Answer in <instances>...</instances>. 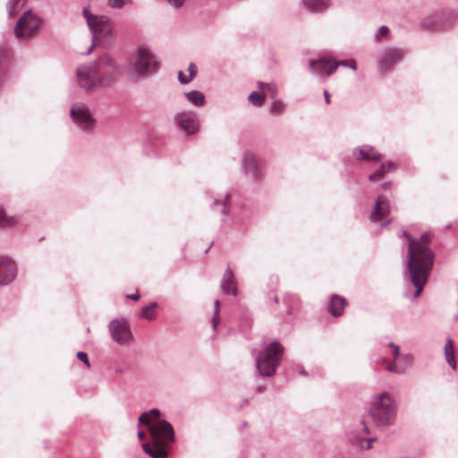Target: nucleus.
Returning a JSON list of instances; mask_svg holds the SVG:
<instances>
[{
    "mask_svg": "<svg viewBox=\"0 0 458 458\" xmlns=\"http://www.w3.org/2000/svg\"><path fill=\"white\" fill-rule=\"evenodd\" d=\"M441 22L444 26L451 27L458 22V13L447 12L443 14Z\"/></svg>",
    "mask_w": 458,
    "mask_h": 458,
    "instance_id": "obj_32",
    "label": "nucleus"
},
{
    "mask_svg": "<svg viewBox=\"0 0 458 458\" xmlns=\"http://www.w3.org/2000/svg\"><path fill=\"white\" fill-rule=\"evenodd\" d=\"M188 72H189V77L191 80L197 73L196 65L192 63L190 64V65L188 67Z\"/></svg>",
    "mask_w": 458,
    "mask_h": 458,
    "instance_id": "obj_48",
    "label": "nucleus"
},
{
    "mask_svg": "<svg viewBox=\"0 0 458 458\" xmlns=\"http://www.w3.org/2000/svg\"><path fill=\"white\" fill-rule=\"evenodd\" d=\"M76 357L81 360L82 361L87 367H89L90 366V363H89V358H88V355L86 352H78L76 353Z\"/></svg>",
    "mask_w": 458,
    "mask_h": 458,
    "instance_id": "obj_42",
    "label": "nucleus"
},
{
    "mask_svg": "<svg viewBox=\"0 0 458 458\" xmlns=\"http://www.w3.org/2000/svg\"><path fill=\"white\" fill-rule=\"evenodd\" d=\"M445 360L446 362L448 363V365L455 369H456V362H455V360H454V355L453 352L451 353H446L445 354Z\"/></svg>",
    "mask_w": 458,
    "mask_h": 458,
    "instance_id": "obj_43",
    "label": "nucleus"
},
{
    "mask_svg": "<svg viewBox=\"0 0 458 458\" xmlns=\"http://www.w3.org/2000/svg\"><path fill=\"white\" fill-rule=\"evenodd\" d=\"M406 55V51L403 48H387L380 55L378 61V69L382 72H386L391 65L400 63Z\"/></svg>",
    "mask_w": 458,
    "mask_h": 458,
    "instance_id": "obj_12",
    "label": "nucleus"
},
{
    "mask_svg": "<svg viewBox=\"0 0 458 458\" xmlns=\"http://www.w3.org/2000/svg\"><path fill=\"white\" fill-rule=\"evenodd\" d=\"M137 435H138L139 439H140V440H143L145 438V434L142 431H139Z\"/></svg>",
    "mask_w": 458,
    "mask_h": 458,
    "instance_id": "obj_55",
    "label": "nucleus"
},
{
    "mask_svg": "<svg viewBox=\"0 0 458 458\" xmlns=\"http://www.w3.org/2000/svg\"><path fill=\"white\" fill-rule=\"evenodd\" d=\"M421 26L425 29H439V26H438V19L436 15H431V16H428V17H425L422 21H421Z\"/></svg>",
    "mask_w": 458,
    "mask_h": 458,
    "instance_id": "obj_34",
    "label": "nucleus"
},
{
    "mask_svg": "<svg viewBox=\"0 0 458 458\" xmlns=\"http://www.w3.org/2000/svg\"><path fill=\"white\" fill-rule=\"evenodd\" d=\"M148 428L154 444L170 448L171 445L175 442L174 428L165 420H156Z\"/></svg>",
    "mask_w": 458,
    "mask_h": 458,
    "instance_id": "obj_9",
    "label": "nucleus"
},
{
    "mask_svg": "<svg viewBox=\"0 0 458 458\" xmlns=\"http://www.w3.org/2000/svg\"><path fill=\"white\" fill-rule=\"evenodd\" d=\"M142 448L146 454H148L151 458H166L168 455L169 448L166 446H163V445H157L152 442V444H143Z\"/></svg>",
    "mask_w": 458,
    "mask_h": 458,
    "instance_id": "obj_22",
    "label": "nucleus"
},
{
    "mask_svg": "<svg viewBox=\"0 0 458 458\" xmlns=\"http://www.w3.org/2000/svg\"><path fill=\"white\" fill-rule=\"evenodd\" d=\"M88 27L92 34V43L85 55H89L97 42L103 41L106 44L113 42L114 22L105 15H94L90 13L89 7L82 10Z\"/></svg>",
    "mask_w": 458,
    "mask_h": 458,
    "instance_id": "obj_4",
    "label": "nucleus"
},
{
    "mask_svg": "<svg viewBox=\"0 0 458 458\" xmlns=\"http://www.w3.org/2000/svg\"><path fill=\"white\" fill-rule=\"evenodd\" d=\"M42 20L31 10L26 11L14 27L15 36L19 39H30L36 36L41 27Z\"/></svg>",
    "mask_w": 458,
    "mask_h": 458,
    "instance_id": "obj_8",
    "label": "nucleus"
},
{
    "mask_svg": "<svg viewBox=\"0 0 458 458\" xmlns=\"http://www.w3.org/2000/svg\"><path fill=\"white\" fill-rule=\"evenodd\" d=\"M248 100L249 102L256 106V107H259L261 106L263 104H264V101H265V94L264 92L260 91V92H258V91H252L249 97H248Z\"/></svg>",
    "mask_w": 458,
    "mask_h": 458,
    "instance_id": "obj_29",
    "label": "nucleus"
},
{
    "mask_svg": "<svg viewBox=\"0 0 458 458\" xmlns=\"http://www.w3.org/2000/svg\"><path fill=\"white\" fill-rule=\"evenodd\" d=\"M283 353V345L277 341L271 342L259 353L256 359V368L259 373L263 377L273 376L281 362Z\"/></svg>",
    "mask_w": 458,
    "mask_h": 458,
    "instance_id": "obj_5",
    "label": "nucleus"
},
{
    "mask_svg": "<svg viewBox=\"0 0 458 458\" xmlns=\"http://www.w3.org/2000/svg\"><path fill=\"white\" fill-rule=\"evenodd\" d=\"M112 338L119 344H128L132 334L125 320L112 319L108 325Z\"/></svg>",
    "mask_w": 458,
    "mask_h": 458,
    "instance_id": "obj_11",
    "label": "nucleus"
},
{
    "mask_svg": "<svg viewBox=\"0 0 458 458\" xmlns=\"http://www.w3.org/2000/svg\"><path fill=\"white\" fill-rule=\"evenodd\" d=\"M387 173L394 171L397 168V165L394 162H388L387 166H386Z\"/></svg>",
    "mask_w": 458,
    "mask_h": 458,
    "instance_id": "obj_50",
    "label": "nucleus"
},
{
    "mask_svg": "<svg viewBox=\"0 0 458 458\" xmlns=\"http://www.w3.org/2000/svg\"><path fill=\"white\" fill-rule=\"evenodd\" d=\"M391 187H392V182H386L381 184V188L383 190H389Z\"/></svg>",
    "mask_w": 458,
    "mask_h": 458,
    "instance_id": "obj_53",
    "label": "nucleus"
},
{
    "mask_svg": "<svg viewBox=\"0 0 458 458\" xmlns=\"http://www.w3.org/2000/svg\"><path fill=\"white\" fill-rule=\"evenodd\" d=\"M169 4H171L172 6L175 7V8H179L181 7L183 3L185 2V0H165Z\"/></svg>",
    "mask_w": 458,
    "mask_h": 458,
    "instance_id": "obj_47",
    "label": "nucleus"
},
{
    "mask_svg": "<svg viewBox=\"0 0 458 458\" xmlns=\"http://www.w3.org/2000/svg\"><path fill=\"white\" fill-rule=\"evenodd\" d=\"M444 351H445V354H446V353H451V352H453V353H454V346H453V341H452V339H447V340H446V343H445V344Z\"/></svg>",
    "mask_w": 458,
    "mask_h": 458,
    "instance_id": "obj_46",
    "label": "nucleus"
},
{
    "mask_svg": "<svg viewBox=\"0 0 458 458\" xmlns=\"http://www.w3.org/2000/svg\"><path fill=\"white\" fill-rule=\"evenodd\" d=\"M403 235L408 240V257H407V268L410 272L411 267H414V257L416 253L419 255L429 254V252L424 249L421 245L415 242V239L411 237L406 231L403 232Z\"/></svg>",
    "mask_w": 458,
    "mask_h": 458,
    "instance_id": "obj_14",
    "label": "nucleus"
},
{
    "mask_svg": "<svg viewBox=\"0 0 458 458\" xmlns=\"http://www.w3.org/2000/svg\"><path fill=\"white\" fill-rule=\"evenodd\" d=\"M300 373L302 374V375H306V373L303 371V369H301Z\"/></svg>",
    "mask_w": 458,
    "mask_h": 458,
    "instance_id": "obj_58",
    "label": "nucleus"
},
{
    "mask_svg": "<svg viewBox=\"0 0 458 458\" xmlns=\"http://www.w3.org/2000/svg\"><path fill=\"white\" fill-rule=\"evenodd\" d=\"M8 57L9 50L4 47H0V87H2L6 79Z\"/></svg>",
    "mask_w": 458,
    "mask_h": 458,
    "instance_id": "obj_24",
    "label": "nucleus"
},
{
    "mask_svg": "<svg viewBox=\"0 0 458 458\" xmlns=\"http://www.w3.org/2000/svg\"><path fill=\"white\" fill-rule=\"evenodd\" d=\"M17 224L14 216H8L3 207L0 206V228H12Z\"/></svg>",
    "mask_w": 458,
    "mask_h": 458,
    "instance_id": "obj_25",
    "label": "nucleus"
},
{
    "mask_svg": "<svg viewBox=\"0 0 458 458\" xmlns=\"http://www.w3.org/2000/svg\"><path fill=\"white\" fill-rule=\"evenodd\" d=\"M324 97H325V101L327 104H329L330 100H329V94L327 90L324 91Z\"/></svg>",
    "mask_w": 458,
    "mask_h": 458,
    "instance_id": "obj_54",
    "label": "nucleus"
},
{
    "mask_svg": "<svg viewBox=\"0 0 458 458\" xmlns=\"http://www.w3.org/2000/svg\"><path fill=\"white\" fill-rule=\"evenodd\" d=\"M415 242L426 249L429 254L425 253V255H418L416 253L414 257V267H411L410 270V282L415 287V292L411 296L412 300H415L420 295L428 282L435 259L434 252L428 247V244L430 242V237L428 233H423L420 239L415 240ZM405 296L408 298L411 297L409 290H406Z\"/></svg>",
    "mask_w": 458,
    "mask_h": 458,
    "instance_id": "obj_2",
    "label": "nucleus"
},
{
    "mask_svg": "<svg viewBox=\"0 0 458 458\" xmlns=\"http://www.w3.org/2000/svg\"><path fill=\"white\" fill-rule=\"evenodd\" d=\"M353 157L358 160L369 161L380 159L381 155L372 147L364 145L353 149Z\"/></svg>",
    "mask_w": 458,
    "mask_h": 458,
    "instance_id": "obj_19",
    "label": "nucleus"
},
{
    "mask_svg": "<svg viewBox=\"0 0 458 458\" xmlns=\"http://www.w3.org/2000/svg\"><path fill=\"white\" fill-rule=\"evenodd\" d=\"M17 276V265L7 256H0V285H7Z\"/></svg>",
    "mask_w": 458,
    "mask_h": 458,
    "instance_id": "obj_13",
    "label": "nucleus"
},
{
    "mask_svg": "<svg viewBox=\"0 0 458 458\" xmlns=\"http://www.w3.org/2000/svg\"><path fill=\"white\" fill-rule=\"evenodd\" d=\"M108 5L113 9H122L127 4H131L132 0H107Z\"/></svg>",
    "mask_w": 458,
    "mask_h": 458,
    "instance_id": "obj_40",
    "label": "nucleus"
},
{
    "mask_svg": "<svg viewBox=\"0 0 458 458\" xmlns=\"http://www.w3.org/2000/svg\"><path fill=\"white\" fill-rule=\"evenodd\" d=\"M176 128L185 135L195 134L199 129V116L192 111H182L174 114Z\"/></svg>",
    "mask_w": 458,
    "mask_h": 458,
    "instance_id": "obj_10",
    "label": "nucleus"
},
{
    "mask_svg": "<svg viewBox=\"0 0 458 458\" xmlns=\"http://www.w3.org/2000/svg\"><path fill=\"white\" fill-rule=\"evenodd\" d=\"M388 34V28L386 26H381L378 30L377 34L376 35V38H377V36H386Z\"/></svg>",
    "mask_w": 458,
    "mask_h": 458,
    "instance_id": "obj_49",
    "label": "nucleus"
},
{
    "mask_svg": "<svg viewBox=\"0 0 458 458\" xmlns=\"http://www.w3.org/2000/svg\"><path fill=\"white\" fill-rule=\"evenodd\" d=\"M178 81L181 84L184 85L191 81L190 77L185 76L182 71L178 72Z\"/></svg>",
    "mask_w": 458,
    "mask_h": 458,
    "instance_id": "obj_45",
    "label": "nucleus"
},
{
    "mask_svg": "<svg viewBox=\"0 0 458 458\" xmlns=\"http://www.w3.org/2000/svg\"><path fill=\"white\" fill-rule=\"evenodd\" d=\"M221 290L225 294H231L236 296L237 291V280L234 273L230 267L225 270L223 277L220 282Z\"/></svg>",
    "mask_w": 458,
    "mask_h": 458,
    "instance_id": "obj_15",
    "label": "nucleus"
},
{
    "mask_svg": "<svg viewBox=\"0 0 458 458\" xmlns=\"http://www.w3.org/2000/svg\"><path fill=\"white\" fill-rule=\"evenodd\" d=\"M303 9L311 13H322L331 6L330 0H301Z\"/></svg>",
    "mask_w": 458,
    "mask_h": 458,
    "instance_id": "obj_20",
    "label": "nucleus"
},
{
    "mask_svg": "<svg viewBox=\"0 0 458 458\" xmlns=\"http://www.w3.org/2000/svg\"><path fill=\"white\" fill-rule=\"evenodd\" d=\"M69 114L72 123L83 131L93 130L97 123L93 112L85 102L73 103L70 107Z\"/></svg>",
    "mask_w": 458,
    "mask_h": 458,
    "instance_id": "obj_7",
    "label": "nucleus"
},
{
    "mask_svg": "<svg viewBox=\"0 0 458 458\" xmlns=\"http://www.w3.org/2000/svg\"><path fill=\"white\" fill-rule=\"evenodd\" d=\"M214 304H215V311H214V315L211 318V322H212L213 328L216 330V328L219 323L218 314H219L220 301L218 300H216Z\"/></svg>",
    "mask_w": 458,
    "mask_h": 458,
    "instance_id": "obj_41",
    "label": "nucleus"
},
{
    "mask_svg": "<svg viewBox=\"0 0 458 458\" xmlns=\"http://www.w3.org/2000/svg\"><path fill=\"white\" fill-rule=\"evenodd\" d=\"M259 89L262 92L267 91L270 95V98L273 100H276L277 98L278 90L277 87L274 83H264L261 81H258Z\"/></svg>",
    "mask_w": 458,
    "mask_h": 458,
    "instance_id": "obj_28",
    "label": "nucleus"
},
{
    "mask_svg": "<svg viewBox=\"0 0 458 458\" xmlns=\"http://www.w3.org/2000/svg\"><path fill=\"white\" fill-rule=\"evenodd\" d=\"M388 346L392 349L394 360H397L399 358V346L392 342L388 344Z\"/></svg>",
    "mask_w": 458,
    "mask_h": 458,
    "instance_id": "obj_44",
    "label": "nucleus"
},
{
    "mask_svg": "<svg viewBox=\"0 0 458 458\" xmlns=\"http://www.w3.org/2000/svg\"><path fill=\"white\" fill-rule=\"evenodd\" d=\"M157 307V302L152 301L148 306L141 308L140 316L147 319H152L155 318L156 313L154 310Z\"/></svg>",
    "mask_w": 458,
    "mask_h": 458,
    "instance_id": "obj_33",
    "label": "nucleus"
},
{
    "mask_svg": "<svg viewBox=\"0 0 458 458\" xmlns=\"http://www.w3.org/2000/svg\"><path fill=\"white\" fill-rule=\"evenodd\" d=\"M128 299H131L133 301H138L140 297V295L139 294V293H135L133 294H129L126 296Z\"/></svg>",
    "mask_w": 458,
    "mask_h": 458,
    "instance_id": "obj_52",
    "label": "nucleus"
},
{
    "mask_svg": "<svg viewBox=\"0 0 458 458\" xmlns=\"http://www.w3.org/2000/svg\"><path fill=\"white\" fill-rule=\"evenodd\" d=\"M286 312H287V314H291L292 313V310L288 309Z\"/></svg>",
    "mask_w": 458,
    "mask_h": 458,
    "instance_id": "obj_57",
    "label": "nucleus"
},
{
    "mask_svg": "<svg viewBox=\"0 0 458 458\" xmlns=\"http://www.w3.org/2000/svg\"><path fill=\"white\" fill-rule=\"evenodd\" d=\"M26 1L27 0H8L6 10L9 17L13 16L17 10L25 4Z\"/></svg>",
    "mask_w": 458,
    "mask_h": 458,
    "instance_id": "obj_31",
    "label": "nucleus"
},
{
    "mask_svg": "<svg viewBox=\"0 0 458 458\" xmlns=\"http://www.w3.org/2000/svg\"><path fill=\"white\" fill-rule=\"evenodd\" d=\"M391 222V220H387L386 223L383 224V226L388 225Z\"/></svg>",
    "mask_w": 458,
    "mask_h": 458,
    "instance_id": "obj_56",
    "label": "nucleus"
},
{
    "mask_svg": "<svg viewBox=\"0 0 458 458\" xmlns=\"http://www.w3.org/2000/svg\"><path fill=\"white\" fill-rule=\"evenodd\" d=\"M286 109V104L281 100L276 99L273 100L270 106V112L273 114L278 115L283 114Z\"/></svg>",
    "mask_w": 458,
    "mask_h": 458,
    "instance_id": "obj_35",
    "label": "nucleus"
},
{
    "mask_svg": "<svg viewBox=\"0 0 458 458\" xmlns=\"http://www.w3.org/2000/svg\"><path fill=\"white\" fill-rule=\"evenodd\" d=\"M122 65L109 55L103 54L95 61L80 64L76 68V83L78 87L89 95L97 88H109L119 79Z\"/></svg>",
    "mask_w": 458,
    "mask_h": 458,
    "instance_id": "obj_1",
    "label": "nucleus"
},
{
    "mask_svg": "<svg viewBox=\"0 0 458 458\" xmlns=\"http://www.w3.org/2000/svg\"><path fill=\"white\" fill-rule=\"evenodd\" d=\"M360 426L362 428V431H363L364 434H366V435L369 434V427L367 426V424L363 420L360 421Z\"/></svg>",
    "mask_w": 458,
    "mask_h": 458,
    "instance_id": "obj_51",
    "label": "nucleus"
},
{
    "mask_svg": "<svg viewBox=\"0 0 458 458\" xmlns=\"http://www.w3.org/2000/svg\"><path fill=\"white\" fill-rule=\"evenodd\" d=\"M387 174L386 165L381 164L378 168L369 176V181L382 179Z\"/></svg>",
    "mask_w": 458,
    "mask_h": 458,
    "instance_id": "obj_38",
    "label": "nucleus"
},
{
    "mask_svg": "<svg viewBox=\"0 0 458 458\" xmlns=\"http://www.w3.org/2000/svg\"><path fill=\"white\" fill-rule=\"evenodd\" d=\"M186 98L197 106H200V91L192 90L185 93Z\"/></svg>",
    "mask_w": 458,
    "mask_h": 458,
    "instance_id": "obj_37",
    "label": "nucleus"
},
{
    "mask_svg": "<svg viewBox=\"0 0 458 458\" xmlns=\"http://www.w3.org/2000/svg\"><path fill=\"white\" fill-rule=\"evenodd\" d=\"M332 64V60L326 56H319L317 59L310 60L309 67L312 73L317 75H327L329 65Z\"/></svg>",
    "mask_w": 458,
    "mask_h": 458,
    "instance_id": "obj_18",
    "label": "nucleus"
},
{
    "mask_svg": "<svg viewBox=\"0 0 458 458\" xmlns=\"http://www.w3.org/2000/svg\"><path fill=\"white\" fill-rule=\"evenodd\" d=\"M161 412L158 409L153 408L148 411L142 412L138 419L139 426L145 425L147 427H150L153 425L155 421L153 420H161L160 419Z\"/></svg>",
    "mask_w": 458,
    "mask_h": 458,
    "instance_id": "obj_23",
    "label": "nucleus"
},
{
    "mask_svg": "<svg viewBox=\"0 0 458 458\" xmlns=\"http://www.w3.org/2000/svg\"><path fill=\"white\" fill-rule=\"evenodd\" d=\"M389 209L390 206L388 199L385 196L379 195L377 199L374 210L370 215V219L374 222L381 220L388 215Z\"/></svg>",
    "mask_w": 458,
    "mask_h": 458,
    "instance_id": "obj_17",
    "label": "nucleus"
},
{
    "mask_svg": "<svg viewBox=\"0 0 458 458\" xmlns=\"http://www.w3.org/2000/svg\"><path fill=\"white\" fill-rule=\"evenodd\" d=\"M398 363L401 366V368H405V371H406L408 369L412 367L413 357L410 353L403 354V355L400 356Z\"/></svg>",
    "mask_w": 458,
    "mask_h": 458,
    "instance_id": "obj_36",
    "label": "nucleus"
},
{
    "mask_svg": "<svg viewBox=\"0 0 458 458\" xmlns=\"http://www.w3.org/2000/svg\"><path fill=\"white\" fill-rule=\"evenodd\" d=\"M387 371L394 374H403L405 373V368H401L397 360H394L392 363H389L386 366Z\"/></svg>",
    "mask_w": 458,
    "mask_h": 458,
    "instance_id": "obj_39",
    "label": "nucleus"
},
{
    "mask_svg": "<svg viewBox=\"0 0 458 458\" xmlns=\"http://www.w3.org/2000/svg\"><path fill=\"white\" fill-rule=\"evenodd\" d=\"M348 66L352 70H356V63L354 60H342V61H334L328 67L327 76L331 75L338 66Z\"/></svg>",
    "mask_w": 458,
    "mask_h": 458,
    "instance_id": "obj_26",
    "label": "nucleus"
},
{
    "mask_svg": "<svg viewBox=\"0 0 458 458\" xmlns=\"http://www.w3.org/2000/svg\"><path fill=\"white\" fill-rule=\"evenodd\" d=\"M374 425L380 428L393 425L396 418V406L392 396L387 392H383L374 398L369 409Z\"/></svg>",
    "mask_w": 458,
    "mask_h": 458,
    "instance_id": "obj_3",
    "label": "nucleus"
},
{
    "mask_svg": "<svg viewBox=\"0 0 458 458\" xmlns=\"http://www.w3.org/2000/svg\"><path fill=\"white\" fill-rule=\"evenodd\" d=\"M159 69V63L156 55L148 48L139 47L132 66V72L139 79H146L156 73Z\"/></svg>",
    "mask_w": 458,
    "mask_h": 458,
    "instance_id": "obj_6",
    "label": "nucleus"
},
{
    "mask_svg": "<svg viewBox=\"0 0 458 458\" xmlns=\"http://www.w3.org/2000/svg\"><path fill=\"white\" fill-rule=\"evenodd\" d=\"M349 439L352 444L358 445L360 448H363V445L366 443V449H370L372 447V443L376 441V438L374 437L365 438L352 434L350 435Z\"/></svg>",
    "mask_w": 458,
    "mask_h": 458,
    "instance_id": "obj_27",
    "label": "nucleus"
},
{
    "mask_svg": "<svg viewBox=\"0 0 458 458\" xmlns=\"http://www.w3.org/2000/svg\"><path fill=\"white\" fill-rule=\"evenodd\" d=\"M259 159L251 153H246L242 158V167L245 171L250 173L254 180L260 179L263 173L259 170Z\"/></svg>",
    "mask_w": 458,
    "mask_h": 458,
    "instance_id": "obj_16",
    "label": "nucleus"
},
{
    "mask_svg": "<svg viewBox=\"0 0 458 458\" xmlns=\"http://www.w3.org/2000/svg\"><path fill=\"white\" fill-rule=\"evenodd\" d=\"M274 301H275V302H277V301H278L277 297H275Z\"/></svg>",
    "mask_w": 458,
    "mask_h": 458,
    "instance_id": "obj_59",
    "label": "nucleus"
},
{
    "mask_svg": "<svg viewBox=\"0 0 458 458\" xmlns=\"http://www.w3.org/2000/svg\"><path fill=\"white\" fill-rule=\"evenodd\" d=\"M229 200H230V194L229 193H225L224 195L223 199H213V205L216 206V207L221 206V213L225 216H227L229 215V210L227 208V204L229 203Z\"/></svg>",
    "mask_w": 458,
    "mask_h": 458,
    "instance_id": "obj_30",
    "label": "nucleus"
},
{
    "mask_svg": "<svg viewBox=\"0 0 458 458\" xmlns=\"http://www.w3.org/2000/svg\"><path fill=\"white\" fill-rule=\"evenodd\" d=\"M346 304L344 297L334 294L330 297L327 310L333 317H339L343 314Z\"/></svg>",
    "mask_w": 458,
    "mask_h": 458,
    "instance_id": "obj_21",
    "label": "nucleus"
}]
</instances>
